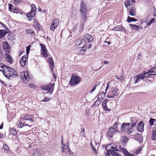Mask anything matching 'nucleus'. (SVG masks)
Wrapping results in <instances>:
<instances>
[{
    "label": "nucleus",
    "instance_id": "f257e3e1",
    "mask_svg": "<svg viewBox=\"0 0 156 156\" xmlns=\"http://www.w3.org/2000/svg\"><path fill=\"white\" fill-rule=\"evenodd\" d=\"M105 148L107 151L105 156H121V154L116 152H120L116 144L111 143L106 146Z\"/></svg>",
    "mask_w": 156,
    "mask_h": 156
},
{
    "label": "nucleus",
    "instance_id": "f03ea898",
    "mask_svg": "<svg viewBox=\"0 0 156 156\" xmlns=\"http://www.w3.org/2000/svg\"><path fill=\"white\" fill-rule=\"evenodd\" d=\"M6 70L3 71L4 75L7 79L12 80L18 77L17 73L13 69L6 66Z\"/></svg>",
    "mask_w": 156,
    "mask_h": 156
},
{
    "label": "nucleus",
    "instance_id": "7ed1b4c3",
    "mask_svg": "<svg viewBox=\"0 0 156 156\" xmlns=\"http://www.w3.org/2000/svg\"><path fill=\"white\" fill-rule=\"evenodd\" d=\"M80 11L82 18L84 21H87L88 15L87 8L83 1H82L80 4Z\"/></svg>",
    "mask_w": 156,
    "mask_h": 156
},
{
    "label": "nucleus",
    "instance_id": "20e7f679",
    "mask_svg": "<svg viewBox=\"0 0 156 156\" xmlns=\"http://www.w3.org/2000/svg\"><path fill=\"white\" fill-rule=\"evenodd\" d=\"M131 123H123L121 125V129L122 131H126L127 132V133L130 135L134 130L133 129L131 126H130Z\"/></svg>",
    "mask_w": 156,
    "mask_h": 156
},
{
    "label": "nucleus",
    "instance_id": "39448f33",
    "mask_svg": "<svg viewBox=\"0 0 156 156\" xmlns=\"http://www.w3.org/2000/svg\"><path fill=\"white\" fill-rule=\"evenodd\" d=\"M81 79L80 77L75 76H73L71 77L69 84L72 86H74L78 84Z\"/></svg>",
    "mask_w": 156,
    "mask_h": 156
},
{
    "label": "nucleus",
    "instance_id": "423d86ee",
    "mask_svg": "<svg viewBox=\"0 0 156 156\" xmlns=\"http://www.w3.org/2000/svg\"><path fill=\"white\" fill-rule=\"evenodd\" d=\"M55 84L50 83L47 86H41V89L43 90H48L50 94H51L54 90Z\"/></svg>",
    "mask_w": 156,
    "mask_h": 156
},
{
    "label": "nucleus",
    "instance_id": "0eeeda50",
    "mask_svg": "<svg viewBox=\"0 0 156 156\" xmlns=\"http://www.w3.org/2000/svg\"><path fill=\"white\" fill-rule=\"evenodd\" d=\"M83 42H84L85 45L89 44L90 42L93 41V39L92 36L89 34H86L85 35L83 38Z\"/></svg>",
    "mask_w": 156,
    "mask_h": 156
},
{
    "label": "nucleus",
    "instance_id": "6e6552de",
    "mask_svg": "<svg viewBox=\"0 0 156 156\" xmlns=\"http://www.w3.org/2000/svg\"><path fill=\"white\" fill-rule=\"evenodd\" d=\"M40 45L41 47V54L46 57H48L49 55L47 53L45 45L42 43H40Z\"/></svg>",
    "mask_w": 156,
    "mask_h": 156
},
{
    "label": "nucleus",
    "instance_id": "1a4fd4ad",
    "mask_svg": "<svg viewBox=\"0 0 156 156\" xmlns=\"http://www.w3.org/2000/svg\"><path fill=\"white\" fill-rule=\"evenodd\" d=\"M118 132L119 131L117 129L114 128L112 127H111L109 128L108 130L107 134L109 137H112L113 136V134L115 133V132Z\"/></svg>",
    "mask_w": 156,
    "mask_h": 156
},
{
    "label": "nucleus",
    "instance_id": "9d476101",
    "mask_svg": "<svg viewBox=\"0 0 156 156\" xmlns=\"http://www.w3.org/2000/svg\"><path fill=\"white\" fill-rule=\"evenodd\" d=\"M4 50L8 53H10V47L7 41H4L2 44Z\"/></svg>",
    "mask_w": 156,
    "mask_h": 156
},
{
    "label": "nucleus",
    "instance_id": "9b49d317",
    "mask_svg": "<svg viewBox=\"0 0 156 156\" xmlns=\"http://www.w3.org/2000/svg\"><path fill=\"white\" fill-rule=\"evenodd\" d=\"M23 80L24 83H25L27 84L29 82V80L28 79V78L29 79H30V75L27 72H23Z\"/></svg>",
    "mask_w": 156,
    "mask_h": 156
},
{
    "label": "nucleus",
    "instance_id": "f8f14e48",
    "mask_svg": "<svg viewBox=\"0 0 156 156\" xmlns=\"http://www.w3.org/2000/svg\"><path fill=\"white\" fill-rule=\"evenodd\" d=\"M144 122L141 121L139 122L137 126V130L139 132H142L144 131Z\"/></svg>",
    "mask_w": 156,
    "mask_h": 156
},
{
    "label": "nucleus",
    "instance_id": "ddd939ff",
    "mask_svg": "<svg viewBox=\"0 0 156 156\" xmlns=\"http://www.w3.org/2000/svg\"><path fill=\"white\" fill-rule=\"evenodd\" d=\"M138 118L134 117H132L131 119V121L132 122L131 126L133 129H134V127L136 126L137 122H138Z\"/></svg>",
    "mask_w": 156,
    "mask_h": 156
},
{
    "label": "nucleus",
    "instance_id": "4468645a",
    "mask_svg": "<svg viewBox=\"0 0 156 156\" xmlns=\"http://www.w3.org/2000/svg\"><path fill=\"white\" fill-rule=\"evenodd\" d=\"M27 57L26 55L23 56L20 59V63L22 67H23L25 66L27 63L26 59Z\"/></svg>",
    "mask_w": 156,
    "mask_h": 156
},
{
    "label": "nucleus",
    "instance_id": "2eb2a0df",
    "mask_svg": "<svg viewBox=\"0 0 156 156\" xmlns=\"http://www.w3.org/2000/svg\"><path fill=\"white\" fill-rule=\"evenodd\" d=\"M5 56L6 60L9 63H12L13 61L11 56L7 53L5 54Z\"/></svg>",
    "mask_w": 156,
    "mask_h": 156
},
{
    "label": "nucleus",
    "instance_id": "dca6fc26",
    "mask_svg": "<svg viewBox=\"0 0 156 156\" xmlns=\"http://www.w3.org/2000/svg\"><path fill=\"white\" fill-rule=\"evenodd\" d=\"M139 77L141 79H144L145 77H148L150 76L149 74L148 73V72H144L143 73H140L138 75Z\"/></svg>",
    "mask_w": 156,
    "mask_h": 156
},
{
    "label": "nucleus",
    "instance_id": "f3484780",
    "mask_svg": "<svg viewBox=\"0 0 156 156\" xmlns=\"http://www.w3.org/2000/svg\"><path fill=\"white\" fill-rule=\"evenodd\" d=\"M23 120H28L30 122H32L34 121V119L33 117L31 115H27L23 118Z\"/></svg>",
    "mask_w": 156,
    "mask_h": 156
},
{
    "label": "nucleus",
    "instance_id": "a211bd4d",
    "mask_svg": "<svg viewBox=\"0 0 156 156\" xmlns=\"http://www.w3.org/2000/svg\"><path fill=\"white\" fill-rule=\"evenodd\" d=\"M112 30L114 31H123L125 30V28L121 25L117 26L115 27H114L113 29Z\"/></svg>",
    "mask_w": 156,
    "mask_h": 156
},
{
    "label": "nucleus",
    "instance_id": "6ab92c4d",
    "mask_svg": "<svg viewBox=\"0 0 156 156\" xmlns=\"http://www.w3.org/2000/svg\"><path fill=\"white\" fill-rule=\"evenodd\" d=\"M148 73L150 76L151 75H156V66L150 69Z\"/></svg>",
    "mask_w": 156,
    "mask_h": 156
},
{
    "label": "nucleus",
    "instance_id": "aec40b11",
    "mask_svg": "<svg viewBox=\"0 0 156 156\" xmlns=\"http://www.w3.org/2000/svg\"><path fill=\"white\" fill-rule=\"evenodd\" d=\"M83 39H77L76 42V44L79 45L80 46H84L85 44L84 42H83Z\"/></svg>",
    "mask_w": 156,
    "mask_h": 156
},
{
    "label": "nucleus",
    "instance_id": "412c9836",
    "mask_svg": "<svg viewBox=\"0 0 156 156\" xmlns=\"http://www.w3.org/2000/svg\"><path fill=\"white\" fill-rule=\"evenodd\" d=\"M128 140V138L126 136H123L121 139V144L124 146H125Z\"/></svg>",
    "mask_w": 156,
    "mask_h": 156
},
{
    "label": "nucleus",
    "instance_id": "4be33fe9",
    "mask_svg": "<svg viewBox=\"0 0 156 156\" xmlns=\"http://www.w3.org/2000/svg\"><path fill=\"white\" fill-rule=\"evenodd\" d=\"M8 33V32L5 30H0V38L2 39Z\"/></svg>",
    "mask_w": 156,
    "mask_h": 156
},
{
    "label": "nucleus",
    "instance_id": "5701e85b",
    "mask_svg": "<svg viewBox=\"0 0 156 156\" xmlns=\"http://www.w3.org/2000/svg\"><path fill=\"white\" fill-rule=\"evenodd\" d=\"M129 14L130 15L132 16H134L136 15L135 10L133 7H131L130 9L129 10Z\"/></svg>",
    "mask_w": 156,
    "mask_h": 156
},
{
    "label": "nucleus",
    "instance_id": "b1692460",
    "mask_svg": "<svg viewBox=\"0 0 156 156\" xmlns=\"http://www.w3.org/2000/svg\"><path fill=\"white\" fill-rule=\"evenodd\" d=\"M86 21H84L83 19H82V20H81L80 22V25L79 28V30L80 31H82L83 30L85 22Z\"/></svg>",
    "mask_w": 156,
    "mask_h": 156
},
{
    "label": "nucleus",
    "instance_id": "393cba45",
    "mask_svg": "<svg viewBox=\"0 0 156 156\" xmlns=\"http://www.w3.org/2000/svg\"><path fill=\"white\" fill-rule=\"evenodd\" d=\"M36 15L35 13H31V12H30L27 14L26 16L29 18V20H31L33 19V17L34 16Z\"/></svg>",
    "mask_w": 156,
    "mask_h": 156
},
{
    "label": "nucleus",
    "instance_id": "a878e982",
    "mask_svg": "<svg viewBox=\"0 0 156 156\" xmlns=\"http://www.w3.org/2000/svg\"><path fill=\"white\" fill-rule=\"evenodd\" d=\"M9 132L11 134L16 135L17 134V132L15 129L14 128H11L9 129Z\"/></svg>",
    "mask_w": 156,
    "mask_h": 156
},
{
    "label": "nucleus",
    "instance_id": "bb28decb",
    "mask_svg": "<svg viewBox=\"0 0 156 156\" xmlns=\"http://www.w3.org/2000/svg\"><path fill=\"white\" fill-rule=\"evenodd\" d=\"M31 9L30 12L31 13L36 14V11L37 10V8L35 5L33 4H32L31 5Z\"/></svg>",
    "mask_w": 156,
    "mask_h": 156
},
{
    "label": "nucleus",
    "instance_id": "cd10ccee",
    "mask_svg": "<svg viewBox=\"0 0 156 156\" xmlns=\"http://www.w3.org/2000/svg\"><path fill=\"white\" fill-rule=\"evenodd\" d=\"M26 32L28 34H30L31 36H34L35 34L32 29H27L26 30Z\"/></svg>",
    "mask_w": 156,
    "mask_h": 156
},
{
    "label": "nucleus",
    "instance_id": "c85d7f7f",
    "mask_svg": "<svg viewBox=\"0 0 156 156\" xmlns=\"http://www.w3.org/2000/svg\"><path fill=\"white\" fill-rule=\"evenodd\" d=\"M137 20V19L134 17H131L129 16H128L126 21L128 23H130L132 22H136Z\"/></svg>",
    "mask_w": 156,
    "mask_h": 156
},
{
    "label": "nucleus",
    "instance_id": "c756f323",
    "mask_svg": "<svg viewBox=\"0 0 156 156\" xmlns=\"http://www.w3.org/2000/svg\"><path fill=\"white\" fill-rule=\"evenodd\" d=\"M59 20L58 18H55L52 21V23L54 24L55 26L57 27L59 23Z\"/></svg>",
    "mask_w": 156,
    "mask_h": 156
},
{
    "label": "nucleus",
    "instance_id": "7c9ffc66",
    "mask_svg": "<svg viewBox=\"0 0 156 156\" xmlns=\"http://www.w3.org/2000/svg\"><path fill=\"white\" fill-rule=\"evenodd\" d=\"M35 26L36 29L40 31L42 29V26L40 25L38 22H36L35 23Z\"/></svg>",
    "mask_w": 156,
    "mask_h": 156
},
{
    "label": "nucleus",
    "instance_id": "2f4dec72",
    "mask_svg": "<svg viewBox=\"0 0 156 156\" xmlns=\"http://www.w3.org/2000/svg\"><path fill=\"white\" fill-rule=\"evenodd\" d=\"M81 48H82L81 49L80 51V54H83L87 51V48L85 46H80Z\"/></svg>",
    "mask_w": 156,
    "mask_h": 156
},
{
    "label": "nucleus",
    "instance_id": "473e14b6",
    "mask_svg": "<svg viewBox=\"0 0 156 156\" xmlns=\"http://www.w3.org/2000/svg\"><path fill=\"white\" fill-rule=\"evenodd\" d=\"M118 91V89L117 88H115L113 90L109 93V94L112 95L114 96V97Z\"/></svg>",
    "mask_w": 156,
    "mask_h": 156
},
{
    "label": "nucleus",
    "instance_id": "72a5a7b5",
    "mask_svg": "<svg viewBox=\"0 0 156 156\" xmlns=\"http://www.w3.org/2000/svg\"><path fill=\"white\" fill-rule=\"evenodd\" d=\"M129 25L133 30H137L140 28V27L139 26H137L135 24H130Z\"/></svg>",
    "mask_w": 156,
    "mask_h": 156
},
{
    "label": "nucleus",
    "instance_id": "f704fd0d",
    "mask_svg": "<svg viewBox=\"0 0 156 156\" xmlns=\"http://www.w3.org/2000/svg\"><path fill=\"white\" fill-rule=\"evenodd\" d=\"M133 78L135 81L134 83H136L140 81V78L139 77L138 75H136L134 76Z\"/></svg>",
    "mask_w": 156,
    "mask_h": 156
},
{
    "label": "nucleus",
    "instance_id": "c9c22d12",
    "mask_svg": "<svg viewBox=\"0 0 156 156\" xmlns=\"http://www.w3.org/2000/svg\"><path fill=\"white\" fill-rule=\"evenodd\" d=\"M123 154L124 156H135L134 154L129 153L127 150L125 151Z\"/></svg>",
    "mask_w": 156,
    "mask_h": 156
},
{
    "label": "nucleus",
    "instance_id": "e433bc0d",
    "mask_svg": "<svg viewBox=\"0 0 156 156\" xmlns=\"http://www.w3.org/2000/svg\"><path fill=\"white\" fill-rule=\"evenodd\" d=\"M151 138L153 140H156V130L155 129L152 131Z\"/></svg>",
    "mask_w": 156,
    "mask_h": 156
},
{
    "label": "nucleus",
    "instance_id": "4c0bfd02",
    "mask_svg": "<svg viewBox=\"0 0 156 156\" xmlns=\"http://www.w3.org/2000/svg\"><path fill=\"white\" fill-rule=\"evenodd\" d=\"M6 66H7L5 65V64H2V63H0V71H2L3 72V71H4L3 69L4 68H5L6 69Z\"/></svg>",
    "mask_w": 156,
    "mask_h": 156
},
{
    "label": "nucleus",
    "instance_id": "58836bf2",
    "mask_svg": "<svg viewBox=\"0 0 156 156\" xmlns=\"http://www.w3.org/2000/svg\"><path fill=\"white\" fill-rule=\"evenodd\" d=\"M48 61L50 66H54V63L53 62L52 58H49Z\"/></svg>",
    "mask_w": 156,
    "mask_h": 156
},
{
    "label": "nucleus",
    "instance_id": "ea45409f",
    "mask_svg": "<svg viewBox=\"0 0 156 156\" xmlns=\"http://www.w3.org/2000/svg\"><path fill=\"white\" fill-rule=\"evenodd\" d=\"M156 120L154 119L151 118L149 122L150 125L151 126L153 125L154 124V122Z\"/></svg>",
    "mask_w": 156,
    "mask_h": 156
},
{
    "label": "nucleus",
    "instance_id": "a19ab883",
    "mask_svg": "<svg viewBox=\"0 0 156 156\" xmlns=\"http://www.w3.org/2000/svg\"><path fill=\"white\" fill-rule=\"evenodd\" d=\"M118 148L120 150L122 151L123 153L124 152L126 151L127 150L125 148L121 145L119 146Z\"/></svg>",
    "mask_w": 156,
    "mask_h": 156
},
{
    "label": "nucleus",
    "instance_id": "79ce46f5",
    "mask_svg": "<svg viewBox=\"0 0 156 156\" xmlns=\"http://www.w3.org/2000/svg\"><path fill=\"white\" fill-rule=\"evenodd\" d=\"M3 147L4 149L7 151H8L9 150V147L8 146V145L6 144H4L3 146Z\"/></svg>",
    "mask_w": 156,
    "mask_h": 156
},
{
    "label": "nucleus",
    "instance_id": "37998d69",
    "mask_svg": "<svg viewBox=\"0 0 156 156\" xmlns=\"http://www.w3.org/2000/svg\"><path fill=\"white\" fill-rule=\"evenodd\" d=\"M41 153L38 151L34 152L33 154V156H41Z\"/></svg>",
    "mask_w": 156,
    "mask_h": 156
},
{
    "label": "nucleus",
    "instance_id": "c03bdc74",
    "mask_svg": "<svg viewBox=\"0 0 156 156\" xmlns=\"http://www.w3.org/2000/svg\"><path fill=\"white\" fill-rule=\"evenodd\" d=\"M57 27L54 25V24L51 23L50 26V29L52 30H54Z\"/></svg>",
    "mask_w": 156,
    "mask_h": 156
},
{
    "label": "nucleus",
    "instance_id": "a18cd8bd",
    "mask_svg": "<svg viewBox=\"0 0 156 156\" xmlns=\"http://www.w3.org/2000/svg\"><path fill=\"white\" fill-rule=\"evenodd\" d=\"M50 98L48 97H46L44 98L43 100H41V101L46 102L49 101L50 100Z\"/></svg>",
    "mask_w": 156,
    "mask_h": 156
},
{
    "label": "nucleus",
    "instance_id": "49530a36",
    "mask_svg": "<svg viewBox=\"0 0 156 156\" xmlns=\"http://www.w3.org/2000/svg\"><path fill=\"white\" fill-rule=\"evenodd\" d=\"M13 6L11 4H9V9L10 11L12 12L13 10Z\"/></svg>",
    "mask_w": 156,
    "mask_h": 156
},
{
    "label": "nucleus",
    "instance_id": "de8ad7c7",
    "mask_svg": "<svg viewBox=\"0 0 156 156\" xmlns=\"http://www.w3.org/2000/svg\"><path fill=\"white\" fill-rule=\"evenodd\" d=\"M23 126H24V124L21 122H20L17 125L18 127L20 128H22Z\"/></svg>",
    "mask_w": 156,
    "mask_h": 156
},
{
    "label": "nucleus",
    "instance_id": "09e8293b",
    "mask_svg": "<svg viewBox=\"0 0 156 156\" xmlns=\"http://www.w3.org/2000/svg\"><path fill=\"white\" fill-rule=\"evenodd\" d=\"M30 46H31V45H30L27 47L26 53H27V54H28L29 52L30 49Z\"/></svg>",
    "mask_w": 156,
    "mask_h": 156
},
{
    "label": "nucleus",
    "instance_id": "8fccbe9b",
    "mask_svg": "<svg viewBox=\"0 0 156 156\" xmlns=\"http://www.w3.org/2000/svg\"><path fill=\"white\" fill-rule=\"evenodd\" d=\"M155 21V20L154 18L152 19L149 22L147 23L148 25H150L151 24Z\"/></svg>",
    "mask_w": 156,
    "mask_h": 156
},
{
    "label": "nucleus",
    "instance_id": "3c124183",
    "mask_svg": "<svg viewBox=\"0 0 156 156\" xmlns=\"http://www.w3.org/2000/svg\"><path fill=\"white\" fill-rule=\"evenodd\" d=\"M142 147H140L139 148H138L136 150V153L137 154H138L141 151V150L142 149Z\"/></svg>",
    "mask_w": 156,
    "mask_h": 156
},
{
    "label": "nucleus",
    "instance_id": "603ef678",
    "mask_svg": "<svg viewBox=\"0 0 156 156\" xmlns=\"http://www.w3.org/2000/svg\"><path fill=\"white\" fill-rule=\"evenodd\" d=\"M20 2V0H13L14 4L15 5H17Z\"/></svg>",
    "mask_w": 156,
    "mask_h": 156
},
{
    "label": "nucleus",
    "instance_id": "864d4df0",
    "mask_svg": "<svg viewBox=\"0 0 156 156\" xmlns=\"http://www.w3.org/2000/svg\"><path fill=\"white\" fill-rule=\"evenodd\" d=\"M0 24L2 25L4 28L5 29L7 30H9L8 28L5 26V24H4L0 22Z\"/></svg>",
    "mask_w": 156,
    "mask_h": 156
},
{
    "label": "nucleus",
    "instance_id": "5fc2aeb1",
    "mask_svg": "<svg viewBox=\"0 0 156 156\" xmlns=\"http://www.w3.org/2000/svg\"><path fill=\"white\" fill-rule=\"evenodd\" d=\"M101 103V102L97 100L94 103V105L96 106H98Z\"/></svg>",
    "mask_w": 156,
    "mask_h": 156
},
{
    "label": "nucleus",
    "instance_id": "6e6d98bb",
    "mask_svg": "<svg viewBox=\"0 0 156 156\" xmlns=\"http://www.w3.org/2000/svg\"><path fill=\"white\" fill-rule=\"evenodd\" d=\"M61 143H62V146H66V145L65 144L63 143V136L62 135V139H61Z\"/></svg>",
    "mask_w": 156,
    "mask_h": 156
},
{
    "label": "nucleus",
    "instance_id": "4d7b16f0",
    "mask_svg": "<svg viewBox=\"0 0 156 156\" xmlns=\"http://www.w3.org/2000/svg\"><path fill=\"white\" fill-rule=\"evenodd\" d=\"M124 80V77L123 75H122L120 76V78H119V81L120 82Z\"/></svg>",
    "mask_w": 156,
    "mask_h": 156
},
{
    "label": "nucleus",
    "instance_id": "13d9d810",
    "mask_svg": "<svg viewBox=\"0 0 156 156\" xmlns=\"http://www.w3.org/2000/svg\"><path fill=\"white\" fill-rule=\"evenodd\" d=\"M97 87V86H94L93 87L92 89L90 91V93H92L93 92H94L95 90L96 87Z\"/></svg>",
    "mask_w": 156,
    "mask_h": 156
},
{
    "label": "nucleus",
    "instance_id": "bf43d9fd",
    "mask_svg": "<svg viewBox=\"0 0 156 156\" xmlns=\"http://www.w3.org/2000/svg\"><path fill=\"white\" fill-rule=\"evenodd\" d=\"M61 148L62 150V153H63L64 152H65V151H66V148L64 147L63 146H62L61 147Z\"/></svg>",
    "mask_w": 156,
    "mask_h": 156
},
{
    "label": "nucleus",
    "instance_id": "052dcab7",
    "mask_svg": "<svg viewBox=\"0 0 156 156\" xmlns=\"http://www.w3.org/2000/svg\"><path fill=\"white\" fill-rule=\"evenodd\" d=\"M85 46V47L87 48V49H90L92 46L91 44H89L88 45H87V44H86Z\"/></svg>",
    "mask_w": 156,
    "mask_h": 156
},
{
    "label": "nucleus",
    "instance_id": "680f3d73",
    "mask_svg": "<svg viewBox=\"0 0 156 156\" xmlns=\"http://www.w3.org/2000/svg\"><path fill=\"white\" fill-rule=\"evenodd\" d=\"M91 147L92 149L94 151L95 153L97 154V151L96 149H95L94 147V146L91 145Z\"/></svg>",
    "mask_w": 156,
    "mask_h": 156
},
{
    "label": "nucleus",
    "instance_id": "e2e57ef3",
    "mask_svg": "<svg viewBox=\"0 0 156 156\" xmlns=\"http://www.w3.org/2000/svg\"><path fill=\"white\" fill-rule=\"evenodd\" d=\"M106 97H108V98H114V96H113L112 95H111V94L107 95L106 96Z\"/></svg>",
    "mask_w": 156,
    "mask_h": 156
},
{
    "label": "nucleus",
    "instance_id": "0e129e2a",
    "mask_svg": "<svg viewBox=\"0 0 156 156\" xmlns=\"http://www.w3.org/2000/svg\"><path fill=\"white\" fill-rule=\"evenodd\" d=\"M104 44H105V46H107V45H109L110 44V42L105 41L104 42Z\"/></svg>",
    "mask_w": 156,
    "mask_h": 156
},
{
    "label": "nucleus",
    "instance_id": "69168bd1",
    "mask_svg": "<svg viewBox=\"0 0 156 156\" xmlns=\"http://www.w3.org/2000/svg\"><path fill=\"white\" fill-rule=\"evenodd\" d=\"M108 100L106 99H105L102 102V104H106Z\"/></svg>",
    "mask_w": 156,
    "mask_h": 156
},
{
    "label": "nucleus",
    "instance_id": "338daca9",
    "mask_svg": "<svg viewBox=\"0 0 156 156\" xmlns=\"http://www.w3.org/2000/svg\"><path fill=\"white\" fill-rule=\"evenodd\" d=\"M104 109L105 111H109L110 110V109H109V108H108V107L107 106L105 107V108H104Z\"/></svg>",
    "mask_w": 156,
    "mask_h": 156
},
{
    "label": "nucleus",
    "instance_id": "774afa93",
    "mask_svg": "<svg viewBox=\"0 0 156 156\" xmlns=\"http://www.w3.org/2000/svg\"><path fill=\"white\" fill-rule=\"evenodd\" d=\"M28 86H30V87H32L33 88H35V85H34L33 84H29Z\"/></svg>",
    "mask_w": 156,
    "mask_h": 156
}]
</instances>
